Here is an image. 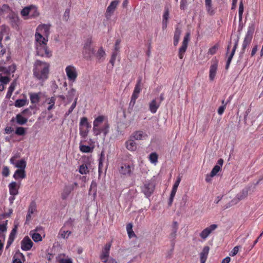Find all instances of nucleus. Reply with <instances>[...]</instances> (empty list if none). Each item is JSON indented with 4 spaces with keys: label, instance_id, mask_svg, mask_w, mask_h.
I'll return each mask as SVG.
<instances>
[{
    "label": "nucleus",
    "instance_id": "nucleus-1",
    "mask_svg": "<svg viewBox=\"0 0 263 263\" xmlns=\"http://www.w3.org/2000/svg\"><path fill=\"white\" fill-rule=\"evenodd\" d=\"M50 64L40 60L33 63V75L36 79L44 81L48 79L49 73Z\"/></svg>",
    "mask_w": 263,
    "mask_h": 263
},
{
    "label": "nucleus",
    "instance_id": "nucleus-2",
    "mask_svg": "<svg viewBox=\"0 0 263 263\" xmlns=\"http://www.w3.org/2000/svg\"><path fill=\"white\" fill-rule=\"evenodd\" d=\"M91 128V125L88 123L86 117H83L81 119L80 122V134L84 138H86Z\"/></svg>",
    "mask_w": 263,
    "mask_h": 263
},
{
    "label": "nucleus",
    "instance_id": "nucleus-3",
    "mask_svg": "<svg viewBox=\"0 0 263 263\" xmlns=\"http://www.w3.org/2000/svg\"><path fill=\"white\" fill-rule=\"evenodd\" d=\"M36 55L41 57L50 58L52 57V52L46 45H36Z\"/></svg>",
    "mask_w": 263,
    "mask_h": 263
},
{
    "label": "nucleus",
    "instance_id": "nucleus-4",
    "mask_svg": "<svg viewBox=\"0 0 263 263\" xmlns=\"http://www.w3.org/2000/svg\"><path fill=\"white\" fill-rule=\"evenodd\" d=\"M155 187V184L153 182H146L141 187V191L146 197H149L153 193Z\"/></svg>",
    "mask_w": 263,
    "mask_h": 263
},
{
    "label": "nucleus",
    "instance_id": "nucleus-5",
    "mask_svg": "<svg viewBox=\"0 0 263 263\" xmlns=\"http://www.w3.org/2000/svg\"><path fill=\"white\" fill-rule=\"evenodd\" d=\"M65 71L69 80L74 82L78 76L76 68L73 66L69 65L66 67Z\"/></svg>",
    "mask_w": 263,
    "mask_h": 263
},
{
    "label": "nucleus",
    "instance_id": "nucleus-6",
    "mask_svg": "<svg viewBox=\"0 0 263 263\" xmlns=\"http://www.w3.org/2000/svg\"><path fill=\"white\" fill-rule=\"evenodd\" d=\"M134 170V166L133 164L122 163L119 169L121 174L124 175H130Z\"/></svg>",
    "mask_w": 263,
    "mask_h": 263
},
{
    "label": "nucleus",
    "instance_id": "nucleus-7",
    "mask_svg": "<svg viewBox=\"0 0 263 263\" xmlns=\"http://www.w3.org/2000/svg\"><path fill=\"white\" fill-rule=\"evenodd\" d=\"M189 36L190 33H186L185 36L184 37L182 45L179 49L178 55L180 59L183 58V55L186 50L188 42L189 41Z\"/></svg>",
    "mask_w": 263,
    "mask_h": 263
},
{
    "label": "nucleus",
    "instance_id": "nucleus-8",
    "mask_svg": "<svg viewBox=\"0 0 263 263\" xmlns=\"http://www.w3.org/2000/svg\"><path fill=\"white\" fill-rule=\"evenodd\" d=\"M120 3L119 0H115L111 2L108 6L105 13V17L107 18H109L111 15L114 12L115 10L117 7V6Z\"/></svg>",
    "mask_w": 263,
    "mask_h": 263
},
{
    "label": "nucleus",
    "instance_id": "nucleus-9",
    "mask_svg": "<svg viewBox=\"0 0 263 263\" xmlns=\"http://www.w3.org/2000/svg\"><path fill=\"white\" fill-rule=\"evenodd\" d=\"M181 176H179L177 178V180L176 181H175L174 185H173V189H172V190L171 191V195H170V198H169V201H168V205L169 206H171L173 203V199H174V198L175 196V194L176 193V192H177V188L179 185V183L181 181Z\"/></svg>",
    "mask_w": 263,
    "mask_h": 263
},
{
    "label": "nucleus",
    "instance_id": "nucleus-10",
    "mask_svg": "<svg viewBox=\"0 0 263 263\" xmlns=\"http://www.w3.org/2000/svg\"><path fill=\"white\" fill-rule=\"evenodd\" d=\"M218 226L216 224H213L210 226L209 227L206 228L201 231L199 235L203 239H205L209 235L214 231Z\"/></svg>",
    "mask_w": 263,
    "mask_h": 263
},
{
    "label": "nucleus",
    "instance_id": "nucleus-11",
    "mask_svg": "<svg viewBox=\"0 0 263 263\" xmlns=\"http://www.w3.org/2000/svg\"><path fill=\"white\" fill-rule=\"evenodd\" d=\"M32 246L33 242L28 236H25L21 241V249L24 251L30 250Z\"/></svg>",
    "mask_w": 263,
    "mask_h": 263
},
{
    "label": "nucleus",
    "instance_id": "nucleus-12",
    "mask_svg": "<svg viewBox=\"0 0 263 263\" xmlns=\"http://www.w3.org/2000/svg\"><path fill=\"white\" fill-rule=\"evenodd\" d=\"M111 245V243L110 242L106 243L103 248L101 254L100 256V258L102 260V261L108 258Z\"/></svg>",
    "mask_w": 263,
    "mask_h": 263
},
{
    "label": "nucleus",
    "instance_id": "nucleus-13",
    "mask_svg": "<svg viewBox=\"0 0 263 263\" xmlns=\"http://www.w3.org/2000/svg\"><path fill=\"white\" fill-rule=\"evenodd\" d=\"M36 206L34 202H31L29 206L28 213L26 216L25 224L28 223L31 219V215L36 211Z\"/></svg>",
    "mask_w": 263,
    "mask_h": 263
},
{
    "label": "nucleus",
    "instance_id": "nucleus-14",
    "mask_svg": "<svg viewBox=\"0 0 263 263\" xmlns=\"http://www.w3.org/2000/svg\"><path fill=\"white\" fill-rule=\"evenodd\" d=\"M32 11H35L36 13V14H32V17H36L39 15V12L37 11L36 8L35 7H26L24 8L21 12V13L22 16H27L30 15Z\"/></svg>",
    "mask_w": 263,
    "mask_h": 263
},
{
    "label": "nucleus",
    "instance_id": "nucleus-15",
    "mask_svg": "<svg viewBox=\"0 0 263 263\" xmlns=\"http://www.w3.org/2000/svg\"><path fill=\"white\" fill-rule=\"evenodd\" d=\"M218 66V62L217 61H214L211 64L210 68L209 78L211 81H213L215 77Z\"/></svg>",
    "mask_w": 263,
    "mask_h": 263
},
{
    "label": "nucleus",
    "instance_id": "nucleus-16",
    "mask_svg": "<svg viewBox=\"0 0 263 263\" xmlns=\"http://www.w3.org/2000/svg\"><path fill=\"white\" fill-rule=\"evenodd\" d=\"M160 105V102H158V99H153L149 104V109L152 113L155 114L157 112Z\"/></svg>",
    "mask_w": 263,
    "mask_h": 263
},
{
    "label": "nucleus",
    "instance_id": "nucleus-17",
    "mask_svg": "<svg viewBox=\"0 0 263 263\" xmlns=\"http://www.w3.org/2000/svg\"><path fill=\"white\" fill-rule=\"evenodd\" d=\"M223 160L222 159L220 158L218 159L217 164L214 166L210 173L211 177L215 176L217 174V173L219 172L221 169V167L223 165Z\"/></svg>",
    "mask_w": 263,
    "mask_h": 263
},
{
    "label": "nucleus",
    "instance_id": "nucleus-18",
    "mask_svg": "<svg viewBox=\"0 0 263 263\" xmlns=\"http://www.w3.org/2000/svg\"><path fill=\"white\" fill-rule=\"evenodd\" d=\"M250 189V187H245L239 193L237 194L234 200L237 199V201H239L245 199L248 195Z\"/></svg>",
    "mask_w": 263,
    "mask_h": 263
},
{
    "label": "nucleus",
    "instance_id": "nucleus-19",
    "mask_svg": "<svg viewBox=\"0 0 263 263\" xmlns=\"http://www.w3.org/2000/svg\"><path fill=\"white\" fill-rule=\"evenodd\" d=\"M95 53V50L93 48H83V54L84 58L87 60H90Z\"/></svg>",
    "mask_w": 263,
    "mask_h": 263
},
{
    "label": "nucleus",
    "instance_id": "nucleus-20",
    "mask_svg": "<svg viewBox=\"0 0 263 263\" xmlns=\"http://www.w3.org/2000/svg\"><path fill=\"white\" fill-rule=\"evenodd\" d=\"M73 190V185H70L65 186L63 192L62 193L61 197L62 199L65 200L69 196L71 191Z\"/></svg>",
    "mask_w": 263,
    "mask_h": 263
},
{
    "label": "nucleus",
    "instance_id": "nucleus-21",
    "mask_svg": "<svg viewBox=\"0 0 263 263\" xmlns=\"http://www.w3.org/2000/svg\"><path fill=\"white\" fill-rule=\"evenodd\" d=\"M253 29L251 28H249L246 34L245 37L244 39V40L243 41V43L249 45L252 41V36H253Z\"/></svg>",
    "mask_w": 263,
    "mask_h": 263
},
{
    "label": "nucleus",
    "instance_id": "nucleus-22",
    "mask_svg": "<svg viewBox=\"0 0 263 263\" xmlns=\"http://www.w3.org/2000/svg\"><path fill=\"white\" fill-rule=\"evenodd\" d=\"M238 42H239V39L238 38L235 41V45L234 46V47H233V49L231 53V54H230L228 59V60H227V64H226V69H228L229 67V66H230V63L231 62V60L233 57V55L235 53V52L236 51V49L238 46Z\"/></svg>",
    "mask_w": 263,
    "mask_h": 263
},
{
    "label": "nucleus",
    "instance_id": "nucleus-23",
    "mask_svg": "<svg viewBox=\"0 0 263 263\" xmlns=\"http://www.w3.org/2000/svg\"><path fill=\"white\" fill-rule=\"evenodd\" d=\"M41 92L29 93L31 103L32 104H37L40 102Z\"/></svg>",
    "mask_w": 263,
    "mask_h": 263
},
{
    "label": "nucleus",
    "instance_id": "nucleus-24",
    "mask_svg": "<svg viewBox=\"0 0 263 263\" xmlns=\"http://www.w3.org/2000/svg\"><path fill=\"white\" fill-rule=\"evenodd\" d=\"M9 193L10 194L13 196L16 195L18 193V187H17V183L16 182H12L9 184Z\"/></svg>",
    "mask_w": 263,
    "mask_h": 263
},
{
    "label": "nucleus",
    "instance_id": "nucleus-25",
    "mask_svg": "<svg viewBox=\"0 0 263 263\" xmlns=\"http://www.w3.org/2000/svg\"><path fill=\"white\" fill-rule=\"evenodd\" d=\"M35 41L36 42V45H46L48 40L46 39L40 33L36 32L35 34Z\"/></svg>",
    "mask_w": 263,
    "mask_h": 263
},
{
    "label": "nucleus",
    "instance_id": "nucleus-26",
    "mask_svg": "<svg viewBox=\"0 0 263 263\" xmlns=\"http://www.w3.org/2000/svg\"><path fill=\"white\" fill-rule=\"evenodd\" d=\"M209 250L210 248L208 246L203 248L202 251L200 254L201 263H205Z\"/></svg>",
    "mask_w": 263,
    "mask_h": 263
},
{
    "label": "nucleus",
    "instance_id": "nucleus-27",
    "mask_svg": "<svg viewBox=\"0 0 263 263\" xmlns=\"http://www.w3.org/2000/svg\"><path fill=\"white\" fill-rule=\"evenodd\" d=\"M24 259V255L18 251L14 254L13 257V263H22V260Z\"/></svg>",
    "mask_w": 263,
    "mask_h": 263
},
{
    "label": "nucleus",
    "instance_id": "nucleus-28",
    "mask_svg": "<svg viewBox=\"0 0 263 263\" xmlns=\"http://www.w3.org/2000/svg\"><path fill=\"white\" fill-rule=\"evenodd\" d=\"M26 176L25 170L17 169L15 171L13 177L15 179H17L18 178L24 179Z\"/></svg>",
    "mask_w": 263,
    "mask_h": 263
},
{
    "label": "nucleus",
    "instance_id": "nucleus-29",
    "mask_svg": "<svg viewBox=\"0 0 263 263\" xmlns=\"http://www.w3.org/2000/svg\"><path fill=\"white\" fill-rule=\"evenodd\" d=\"M178 230V223L176 221H174L172 224V232L170 235V238L172 240H174L176 237V233Z\"/></svg>",
    "mask_w": 263,
    "mask_h": 263
},
{
    "label": "nucleus",
    "instance_id": "nucleus-30",
    "mask_svg": "<svg viewBox=\"0 0 263 263\" xmlns=\"http://www.w3.org/2000/svg\"><path fill=\"white\" fill-rule=\"evenodd\" d=\"M126 148L131 151H134L137 149V144L134 140L130 139L126 142Z\"/></svg>",
    "mask_w": 263,
    "mask_h": 263
},
{
    "label": "nucleus",
    "instance_id": "nucleus-31",
    "mask_svg": "<svg viewBox=\"0 0 263 263\" xmlns=\"http://www.w3.org/2000/svg\"><path fill=\"white\" fill-rule=\"evenodd\" d=\"M15 119L16 123L21 125L25 124L28 121L27 118L23 117L21 114H18L16 116Z\"/></svg>",
    "mask_w": 263,
    "mask_h": 263
},
{
    "label": "nucleus",
    "instance_id": "nucleus-32",
    "mask_svg": "<svg viewBox=\"0 0 263 263\" xmlns=\"http://www.w3.org/2000/svg\"><path fill=\"white\" fill-rule=\"evenodd\" d=\"M181 33V30L178 27L176 28L175 31L174 35V45L176 46L179 41L180 36Z\"/></svg>",
    "mask_w": 263,
    "mask_h": 263
},
{
    "label": "nucleus",
    "instance_id": "nucleus-33",
    "mask_svg": "<svg viewBox=\"0 0 263 263\" xmlns=\"http://www.w3.org/2000/svg\"><path fill=\"white\" fill-rule=\"evenodd\" d=\"M79 147H80V150L82 152L85 153H89L92 152L93 148H94V146L93 145L92 146H90L82 145V144H80Z\"/></svg>",
    "mask_w": 263,
    "mask_h": 263
},
{
    "label": "nucleus",
    "instance_id": "nucleus-34",
    "mask_svg": "<svg viewBox=\"0 0 263 263\" xmlns=\"http://www.w3.org/2000/svg\"><path fill=\"white\" fill-rule=\"evenodd\" d=\"M141 81H142V78L139 77L137 81V84L135 87L133 95H135V96H137L138 97L139 93H140V90H141Z\"/></svg>",
    "mask_w": 263,
    "mask_h": 263
},
{
    "label": "nucleus",
    "instance_id": "nucleus-35",
    "mask_svg": "<svg viewBox=\"0 0 263 263\" xmlns=\"http://www.w3.org/2000/svg\"><path fill=\"white\" fill-rule=\"evenodd\" d=\"M16 86V82L14 81L12 82L8 88V90L7 91L6 95V98L10 99L12 96V92H13L15 87Z\"/></svg>",
    "mask_w": 263,
    "mask_h": 263
},
{
    "label": "nucleus",
    "instance_id": "nucleus-36",
    "mask_svg": "<svg viewBox=\"0 0 263 263\" xmlns=\"http://www.w3.org/2000/svg\"><path fill=\"white\" fill-rule=\"evenodd\" d=\"M29 234L35 242L41 241L42 240L41 235L37 233L34 232V231H31Z\"/></svg>",
    "mask_w": 263,
    "mask_h": 263
},
{
    "label": "nucleus",
    "instance_id": "nucleus-37",
    "mask_svg": "<svg viewBox=\"0 0 263 263\" xmlns=\"http://www.w3.org/2000/svg\"><path fill=\"white\" fill-rule=\"evenodd\" d=\"M134 138L135 140H140L144 136L146 137V134H144V133L141 130H138L134 133Z\"/></svg>",
    "mask_w": 263,
    "mask_h": 263
},
{
    "label": "nucleus",
    "instance_id": "nucleus-38",
    "mask_svg": "<svg viewBox=\"0 0 263 263\" xmlns=\"http://www.w3.org/2000/svg\"><path fill=\"white\" fill-rule=\"evenodd\" d=\"M71 234V231H64L62 229L60 230V232L58 234V237H60L62 238H68V236Z\"/></svg>",
    "mask_w": 263,
    "mask_h": 263
},
{
    "label": "nucleus",
    "instance_id": "nucleus-39",
    "mask_svg": "<svg viewBox=\"0 0 263 263\" xmlns=\"http://www.w3.org/2000/svg\"><path fill=\"white\" fill-rule=\"evenodd\" d=\"M7 222L8 220H6L3 223L0 224V231L2 232L0 233V237L5 238V235L3 233L7 231Z\"/></svg>",
    "mask_w": 263,
    "mask_h": 263
},
{
    "label": "nucleus",
    "instance_id": "nucleus-40",
    "mask_svg": "<svg viewBox=\"0 0 263 263\" xmlns=\"http://www.w3.org/2000/svg\"><path fill=\"white\" fill-rule=\"evenodd\" d=\"M205 5L206 10L210 14H213V10L212 8V1L211 0H205Z\"/></svg>",
    "mask_w": 263,
    "mask_h": 263
},
{
    "label": "nucleus",
    "instance_id": "nucleus-41",
    "mask_svg": "<svg viewBox=\"0 0 263 263\" xmlns=\"http://www.w3.org/2000/svg\"><path fill=\"white\" fill-rule=\"evenodd\" d=\"M15 167L18 168V169H23L25 170L26 166V162L24 159H22L20 161H18L15 163Z\"/></svg>",
    "mask_w": 263,
    "mask_h": 263
},
{
    "label": "nucleus",
    "instance_id": "nucleus-42",
    "mask_svg": "<svg viewBox=\"0 0 263 263\" xmlns=\"http://www.w3.org/2000/svg\"><path fill=\"white\" fill-rule=\"evenodd\" d=\"M27 100L25 99H17L14 102V105L16 107H21L26 105Z\"/></svg>",
    "mask_w": 263,
    "mask_h": 263
},
{
    "label": "nucleus",
    "instance_id": "nucleus-43",
    "mask_svg": "<svg viewBox=\"0 0 263 263\" xmlns=\"http://www.w3.org/2000/svg\"><path fill=\"white\" fill-rule=\"evenodd\" d=\"M109 124L107 122L104 123L103 126L100 128L101 133L103 134L104 137H106L109 132Z\"/></svg>",
    "mask_w": 263,
    "mask_h": 263
},
{
    "label": "nucleus",
    "instance_id": "nucleus-44",
    "mask_svg": "<svg viewBox=\"0 0 263 263\" xmlns=\"http://www.w3.org/2000/svg\"><path fill=\"white\" fill-rule=\"evenodd\" d=\"M104 117L103 116H99L96 118L93 122V125L99 127V125L103 122Z\"/></svg>",
    "mask_w": 263,
    "mask_h": 263
},
{
    "label": "nucleus",
    "instance_id": "nucleus-45",
    "mask_svg": "<svg viewBox=\"0 0 263 263\" xmlns=\"http://www.w3.org/2000/svg\"><path fill=\"white\" fill-rule=\"evenodd\" d=\"M55 100L56 99L54 97H52L50 98H49L48 104L49 105V106L47 108L48 110H50L54 108Z\"/></svg>",
    "mask_w": 263,
    "mask_h": 263
},
{
    "label": "nucleus",
    "instance_id": "nucleus-46",
    "mask_svg": "<svg viewBox=\"0 0 263 263\" xmlns=\"http://www.w3.org/2000/svg\"><path fill=\"white\" fill-rule=\"evenodd\" d=\"M158 156L156 153H152L149 156V159L150 161L152 163H156L158 161Z\"/></svg>",
    "mask_w": 263,
    "mask_h": 263
},
{
    "label": "nucleus",
    "instance_id": "nucleus-47",
    "mask_svg": "<svg viewBox=\"0 0 263 263\" xmlns=\"http://www.w3.org/2000/svg\"><path fill=\"white\" fill-rule=\"evenodd\" d=\"M50 27V25L43 24L40 25L39 27V29L41 31H43L46 34H48L49 32Z\"/></svg>",
    "mask_w": 263,
    "mask_h": 263
},
{
    "label": "nucleus",
    "instance_id": "nucleus-48",
    "mask_svg": "<svg viewBox=\"0 0 263 263\" xmlns=\"http://www.w3.org/2000/svg\"><path fill=\"white\" fill-rule=\"evenodd\" d=\"M105 55V52L104 50L103 49L102 47H100L96 54V57L99 60H101L102 58H104Z\"/></svg>",
    "mask_w": 263,
    "mask_h": 263
},
{
    "label": "nucleus",
    "instance_id": "nucleus-49",
    "mask_svg": "<svg viewBox=\"0 0 263 263\" xmlns=\"http://www.w3.org/2000/svg\"><path fill=\"white\" fill-rule=\"evenodd\" d=\"M77 100H78V98L77 97L76 98H75L73 103L71 105V106L69 108V109H68V111L65 114V116H68L69 114H70L72 112L73 110L74 109V108L76 107V106L77 105Z\"/></svg>",
    "mask_w": 263,
    "mask_h": 263
},
{
    "label": "nucleus",
    "instance_id": "nucleus-50",
    "mask_svg": "<svg viewBox=\"0 0 263 263\" xmlns=\"http://www.w3.org/2000/svg\"><path fill=\"white\" fill-rule=\"evenodd\" d=\"M243 12V5L242 2L241 1L239 3V10H238V14H239V21H241L242 18V14Z\"/></svg>",
    "mask_w": 263,
    "mask_h": 263
},
{
    "label": "nucleus",
    "instance_id": "nucleus-51",
    "mask_svg": "<svg viewBox=\"0 0 263 263\" xmlns=\"http://www.w3.org/2000/svg\"><path fill=\"white\" fill-rule=\"evenodd\" d=\"M26 133L25 128L23 127H18L16 128L15 133L18 136H23Z\"/></svg>",
    "mask_w": 263,
    "mask_h": 263
},
{
    "label": "nucleus",
    "instance_id": "nucleus-52",
    "mask_svg": "<svg viewBox=\"0 0 263 263\" xmlns=\"http://www.w3.org/2000/svg\"><path fill=\"white\" fill-rule=\"evenodd\" d=\"M58 261L60 263H72V259L68 257L66 258H62L61 255L59 256Z\"/></svg>",
    "mask_w": 263,
    "mask_h": 263
},
{
    "label": "nucleus",
    "instance_id": "nucleus-53",
    "mask_svg": "<svg viewBox=\"0 0 263 263\" xmlns=\"http://www.w3.org/2000/svg\"><path fill=\"white\" fill-rule=\"evenodd\" d=\"M79 172L81 174H86L88 172L87 166L83 164L81 165L79 168Z\"/></svg>",
    "mask_w": 263,
    "mask_h": 263
},
{
    "label": "nucleus",
    "instance_id": "nucleus-54",
    "mask_svg": "<svg viewBox=\"0 0 263 263\" xmlns=\"http://www.w3.org/2000/svg\"><path fill=\"white\" fill-rule=\"evenodd\" d=\"M10 81V79L8 77H3L0 75V82L2 84H7Z\"/></svg>",
    "mask_w": 263,
    "mask_h": 263
},
{
    "label": "nucleus",
    "instance_id": "nucleus-55",
    "mask_svg": "<svg viewBox=\"0 0 263 263\" xmlns=\"http://www.w3.org/2000/svg\"><path fill=\"white\" fill-rule=\"evenodd\" d=\"M17 231V225H15L14 228L12 230L11 233L9 235V239L14 240L15 236Z\"/></svg>",
    "mask_w": 263,
    "mask_h": 263
},
{
    "label": "nucleus",
    "instance_id": "nucleus-56",
    "mask_svg": "<svg viewBox=\"0 0 263 263\" xmlns=\"http://www.w3.org/2000/svg\"><path fill=\"white\" fill-rule=\"evenodd\" d=\"M218 45H215L212 47L210 48L209 50L208 53L210 54L211 55H213L215 54L218 49Z\"/></svg>",
    "mask_w": 263,
    "mask_h": 263
},
{
    "label": "nucleus",
    "instance_id": "nucleus-57",
    "mask_svg": "<svg viewBox=\"0 0 263 263\" xmlns=\"http://www.w3.org/2000/svg\"><path fill=\"white\" fill-rule=\"evenodd\" d=\"M138 96H135V95H132V97H131V100H130V103L129 104V107H134V106L135 105V103H136V100L138 98Z\"/></svg>",
    "mask_w": 263,
    "mask_h": 263
},
{
    "label": "nucleus",
    "instance_id": "nucleus-58",
    "mask_svg": "<svg viewBox=\"0 0 263 263\" xmlns=\"http://www.w3.org/2000/svg\"><path fill=\"white\" fill-rule=\"evenodd\" d=\"M169 18V10L168 8L165 9V11L163 15V20L162 21L167 22V20Z\"/></svg>",
    "mask_w": 263,
    "mask_h": 263
},
{
    "label": "nucleus",
    "instance_id": "nucleus-59",
    "mask_svg": "<svg viewBox=\"0 0 263 263\" xmlns=\"http://www.w3.org/2000/svg\"><path fill=\"white\" fill-rule=\"evenodd\" d=\"M91 44H92V39L91 38H88L84 44V47L83 48H90L91 47Z\"/></svg>",
    "mask_w": 263,
    "mask_h": 263
},
{
    "label": "nucleus",
    "instance_id": "nucleus-60",
    "mask_svg": "<svg viewBox=\"0 0 263 263\" xmlns=\"http://www.w3.org/2000/svg\"><path fill=\"white\" fill-rule=\"evenodd\" d=\"M9 169L7 166H4L2 171V175L5 177H7L9 175Z\"/></svg>",
    "mask_w": 263,
    "mask_h": 263
},
{
    "label": "nucleus",
    "instance_id": "nucleus-61",
    "mask_svg": "<svg viewBox=\"0 0 263 263\" xmlns=\"http://www.w3.org/2000/svg\"><path fill=\"white\" fill-rule=\"evenodd\" d=\"M93 132L95 136H98L101 134L100 128L98 126H93Z\"/></svg>",
    "mask_w": 263,
    "mask_h": 263
},
{
    "label": "nucleus",
    "instance_id": "nucleus-62",
    "mask_svg": "<svg viewBox=\"0 0 263 263\" xmlns=\"http://www.w3.org/2000/svg\"><path fill=\"white\" fill-rule=\"evenodd\" d=\"M238 250H239V246L235 247L233 248V249L232 250V251L231 252V253H230V255L232 256L236 255L237 254Z\"/></svg>",
    "mask_w": 263,
    "mask_h": 263
},
{
    "label": "nucleus",
    "instance_id": "nucleus-63",
    "mask_svg": "<svg viewBox=\"0 0 263 263\" xmlns=\"http://www.w3.org/2000/svg\"><path fill=\"white\" fill-rule=\"evenodd\" d=\"M69 14H70V11L69 9H66L64 12V15H63V19L65 21H67L69 18Z\"/></svg>",
    "mask_w": 263,
    "mask_h": 263
},
{
    "label": "nucleus",
    "instance_id": "nucleus-64",
    "mask_svg": "<svg viewBox=\"0 0 263 263\" xmlns=\"http://www.w3.org/2000/svg\"><path fill=\"white\" fill-rule=\"evenodd\" d=\"M187 0H181L180 8L181 10H184L186 7Z\"/></svg>",
    "mask_w": 263,
    "mask_h": 263
}]
</instances>
